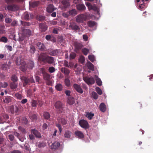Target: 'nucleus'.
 I'll use <instances>...</instances> for the list:
<instances>
[{"mask_svg":"<svg viewBox=\"0 0 153 153\" xmlns=\"http://www.w3.org/2000/svg\"><path fill=\"white\" fill-rule=\"evenodd\" d=\"M61 71L62 73L66 75H68L70 72L69 70L65 68H62Z\"/></svg>","mask_w":153,"mask_h":153,"instance_id":"nucleus-26","label":"nucleus"},{"mask_svg":"<svg viewBox=\"0 0 153 153\" xmlns=\"http://www.w3.org/2000/svg\"><path fill=\"white\" fill-rule=\"evenodd\" d=\"M76 7L78 10L80 11H83L85 9V7L83 4H78L76 5Z\"/></svg>","mask_w":153,"mask_h":153,"instance_id":"nucleus-20","label":"nucleus"},{"mask_svg":"<svg viewBox=\"0 0 153 153\" xmlns=\"http://www.w3.org/2000/svg\"><path fill=\"white\" fill-rule=\"evenodd\" d=\"M74 45L75 47V51L76 53H78L82 48V45L79 43H75Z\"/></svg>","mask_w":153,"mask_h":153,"instance_id":"nucleus-11","label":"nucleus"},{"mask_svg":"<svg viewBox=\"0 0 153 153\" xmlns=\"http://www.w3.org/2000/svg\"><path fill=\"white\" fill-rule=\"evenodd\" d=\"M60 145V143L59 142L57 141H55L52 144L51 146L52 149H56Z\"/></svg>","mask_w":153,"mask_h":153,"instance_id":"nucleus-21","label":"nucleus"},{"mask_svg":"<svg viewBox=\"0 0 153 153\" xmlns=\"http://www.w3.org/2000/svg\"><path fill=\"white\" fill-rule=\"evenodd\" d=\"M13 98L10 97H7L5 98L4 100V101L5 103H9L11 102Z\"/></svg>","mask_w":153,"mask_h":153,"instance_id":"nucleus-36","label":"nucleus"},{"mask_svg":"<svg viewBox=\"0 0 153 153\" xmlns=\"http://www.w3.org/2000/svg\"><path fill=\"white\" fill-rule=\"evenodd\" d=\"M5 22L7 23H10L12 21L11 19L9 18H6L5 20Z\"/></svg>","mask_w":153,"mask_h":153,"instance_id":"nucleus-64","label":"nucleus"},{"mask_svg":"<svg viewBox=\"0 0 153 153\" xmlns=\"http://www.w3.org/2000/svg\"><path fill=\"white\" fill-rule=\"evenodd\" d=\"M54 10V6L52 4H49L47 8V10L48 13H51Z\"/></svg>","mask_w":153,"mask_h":153,"instance_id":"nucleus-27","label":"nucleus"},{"mask_svg":"<svg viewBox=\"0 0 153 153\" xmlns=\"http://www.w3.org/2000/svg\"><path fill=\"white\" fill-rule=\"evenodd\" d=\"M82 51L85 55H87L89 52V50L86 48H84L82 50Z\"/></svg>","mask_w":153,"mask_h":153,"instance_id":"nucleus-48","label":"nucleus"},{"mask_svg":"<svg viewBox=\"0 0 153 153\" xmlns=\"http://www.w3.org/2000/svg\"><path fill=\"white\" fill-rule=\"evenodd\" d=\"M24 61L23 60L21 59V57L19 56L16 59V65H20L21 64L23 63Z\"/></svg>","mask_w":153,"mask_h":153,"instance_id":"nucleus-23","label":"nucleus"},{"mask_svg":"<svg viewBox=\"0 0 153 153\" xmlns=\"http://www.w3.org/2000/svg\"><path fill=\"white\" fill-rule=\"evenodd\" d=\"M11 80L13 82H16L18 80V78L15 75L13 74L11 76Z\"/></svg>","mask_w":153,"mask_h":153,"instance_id":"nucleus-40","label":"nucleus"},{"mask_svg":"<svg viewBox=\"0 0 153 153\" xmlns=\"http://www.w3.org/2000/svg\"><path fill=\"white\" fill-rule=\"evenodd\" d=\"M63 105L60 101H57L55 104V107L57 109H63Z\"/></svg>","mask_w":153,"mask_h":153,"instance_id":"nucleus-15","label":"nucleus"},{"mask_svg":"<svg viewBox=\"0 0 153 153\" xmlns=\"http://www.w3.org/2000/svg\"><path fill=\"white\" fill-rule=\"evenodd\" d=\"M79 124L82 127L85 129L89 128V126L88 122L84 120H80Z\"/></svg>","mask_w":153,"mask_h":153,"instance_id":"nucleus-5","label":"nucleus"},{"mask_svg":"<svg viewBox=\"0 0 153 153\" xmlns=\"http://www.w3.org/2000/svg\"><path fill=\"white\" fill-rule=\"evenodd\" d=\"M75 135L79 138H82L84 137V135L81 131H76L74 133Z\"/></svg>","mask_w":153,"mask_h":153,"instance_id":"nucleus-13","label":"nucleus"},{"mask_svg":"<svg viewBox=\"0 0 153 153\" xmlns=\"http://www.w3.org/2000/svg\"><path fill=\"white\" fill-rule=\"evenodd\" d=\"M41 71L43 74V77L44 79L45 80H48L50 79V75L46 72L45 69L44 68H42Z\"/></svg>","mask_w":153,"mask_h":153,"instance_id":"nucleus-6","label":"nucleus"},{"mask_svg":"<svg viewBox=\"0 0 153 153\" xmlns=\"http://www.w3.org/2000/svg\"><path fill=\"white\" fill-rule=\"evenodd\" d=\"M19 0H5V1L8 4L17 1Z\"/></svg>","mask_w":153,"mask_h":153,"instance_id":"nucleus-62","label":"nucleus"},{"mask_svg":"<svg viewBox=\"0 0 153 153\" xmlns=\"http://www.w3.org/2000/svg\"><path fill=\"white\" fill-rule=\"evenodd\" d=\"M67 102L70 105H73L75 102L74 98L72 97L69 96L68 97Z\"/></svg>","mask_w":153,"mask_h":153,"instance_id":"nucleus-16","label":"nucleus"},{"mask_svg":"<svg viewBox=\"0 0 153 153\" xmlns=\"http://www.w3.org/2000/svg\"><path fill=\"white\" fill-rule=\"evenodd\" d=\"M45 146V144L44 143L39 142V143L38 147H43Z\"/></svg>","mask_w":153,"mask_h":153,"instance_id":"nucleus-63","label":"nucleus"},{"mask_svg":"<svg viewBox=\"0 0 153 153\" xmlns=\"http://www.w3.org/2000/svg\"><path fill=\"white\" fill-rule=\"evenodd\" d=\"M95 78L97 85L99 86H101L102 85V82L100 79L96 75L95 76Z\"/></svg>","mask_w":153,"mask_h":153,"instance_id":"nucleus-32","label":"nucleus"},{"mask_svg":"<svg viewBox=\"0 0 153 153\" xmlns=\"http://www.w3.org/2000/svg\"><path fill=\"white\" fill-rule=\"evenodd\" d=\"M83 80L88 85L93 84L95 82L94 79L93 77H85L83 78Z\"/></svg>","mask_w":153,"mask_h":153,"instance_id":"nucleus-4","label":"nucleus"},{"mask_svg":"<svg viewBox=\"0 0 153 153\" xmlns=\"http://www.w3.org/2000/svg\"><path fill=\"white\" fill-rule=\"evenodd\" d=\"M27 67L30 69H32L34 66V62L31 61L29 62L27 64Z\"/></svg>","mask_w":153,"mask_h":153,"instance_id":"nucleus-35","label":"nucleus"},{"mask_svg":"<svg viewBox=\"0 0 153 153\" xmlns=\"http://www.w3.org/2000/svg\"><path fill=\"white\" fill-rule=\"evenodd\" d=\"M89 59L92 62L95 60L94 57V55H90L88 56Z\"/></svg>","mask_w":153,"mask_h":153,"instance_id":"nucleus-50","label":"nucleus"},{"mask_svg":"<svg viewBox=\"0 0 153 153\" xmlns=\"http://www.w3.org/2000/svg\"><path fill=\"white\" fill-rule=\"evenodd\" d=\"M35 51L36 49L35 47L33 46H31L30 48V52L31 53H35Z\"/></svg>","mask_w":153,"mask_h":153,"instance_id":"nucleus-52","label":"nucleus"},{"mask_svg":"<svg viewBox=\"0 0 153 153\" xmlns=\"http://www.w3.org/2000/svg\"><path fill=\"white\" fill-rule=\"evenodd\" d=\"M96 91L99 94L101 95L102 94V91L99 87H96Z\"/></svg>","mask_w":153,"mask_h":153,"instance_id":"nucleus-56","label":"nucleus"},{"mask_svg":"<svg viewBox=\"0 0 153 153\" xmlns=\"http://www.w3.org/2000/svg\"><path fill=\"white\" fill-rule=\"evenodd\" d=\"M23 33L24 35L25 36H30L32 34V32L29 29H24L23 27H22L21 28Z\"/></svg>","mask_w":153,"mask_h":153,"instance_id":"nucleus-10","label":"nucleus"},{"mask_svg":"<svg viewBox=\"0 0 153 153\" xmlns=\"http://www.w3.org/2000/svg\"><path fill=\"white\" fill-rule=\"evenodd\" d=\"M79 61L82 64L84 63L85 61L84 57L82 56H80L79 59Z\"/></svg>","mask_w":153,"mask_h":153,"instance_id":"nucleus-45","label":"nucleus"},{"mask_svg":"<svg viewBox=\"0 0 153 153\" xmlns=\"http://www.w3.org/2000/svg\"><path fill=\"white\" fill-rule=\"evenodd\" d=\"M19 109L18 107L17 106H16L13 108H11L10 109V111L12 114H13L14 113H15L16 114H17V113L18 112Z\"/></svg>","mask_w":153,"mask_h":153,"instance_id":"nucleus-30","label":"nucleus"},{"mask_svg":"<svg viewBox=\"0 0 153 153\" xmlns=\"http://www.w3.org/2000/svg\"><path fill=\"white\" fill-rule=\"evenodd\" d=\"M55 88L57 90L61 91L62 90L63 86L61 84L58 83L56 85Z\"/></svg>","mask_w":153,"mask_h":153,"instance_id":"nucleus-33","label":"nucleus"},{"mask_svg":"<svg viewBox=\"0 0 153 153\" xmlns=\"http://www.w3.org/2000/svg\"><path fill=\"white\" fill-rule=\"evenodd\" d=\"M39 26L40 30L42 32H45L47 29L48 27L45 23H42L39 24Z\"/></svg>","mask_w":153,"mask_h":153,"instance_id":"nucleus-8","label":"nucleus"},{"mask_svg":"<svg viewBox=\"0 0 153 153\" xmlns=\"http://www.w3.org/2000/svg\"><path fill=\"white\" fill-rule=\"evenodd\" d=\"M65 85L69 87L70 85V80L68 78H66L65 80Z\"/></svg>","mask_w":153,"mask_h":153,"instance_id":"nucleus-42","label":"nucleus"},{"mask_svg":"<svg viewBox=\"0 0 153 153\" xmlns=\"http://www.w3.org/2000/svg\"><path fill=\"white\" fill-rule=\"evenodd\" d=\"M62 3L65 8H67L70 5L69 2L67 0H62Z\"/></svg>","mask_w":153,"mask_h":153,"instance_id":"nucleus-31","label":"nucleus"},{"mask_svg":"<svg viewBox=\"0 0 153 153\" xmlns=\"http://www.w3.org/2000/svg\"><path fill=\"white\" fill-rule=\"evenodd\" d=\"M31 132L35 135L36 137L37 138H41V135L40 133L36 129H32L31 131Z\"/></svg>","mask_w":153,"mask_h":153,"instance_id":"nucleus-18","label":"nucleus"},{"mask_svg":"<svg viewBox=\"0 0 153 153\" xmlns=\"http://www.w3.org/2000/svg\"><path fill=\"white\" fill-rule=\"evenodd\" d=\"M21 80L22 81L24 86H25L26 85L29 84L30 82L34 83L35 81L33 78V77H30L28 79L25 76H22L21 77Z\"/></svg>","mask_w":153,"mask_h":153,"instance_id":"nucleus-1","label":"nucleus"},{"mask_svg":"<svg viewBox=\"0 0 153 153\" xmlns=\"http://www.w3.org/2000/svg\"><path fill=\"white\" fill-rule=\"evenodd\" d=\"M87 25L88 27H92L96 25L97 23L94 21L90 20L87 22Z\"/></svg>","mask_w":153,"mask_h":153,"instance_id":"nucleus-25","label":"nucleus"},{"mask_svg":"<svg viewBox=\"0 0 153 153\" xmlns=\"http://www.w3.org/2000/svg\"><path fill=\"white\" fill-rule=\"evenodd\" d=\"M36 45L38 49L40 51H43L45 49V47L44 44L40 42L37 43Z\"/></svg>","mask_w":153,"mask_h":153,"instance_id":"nucleus-19","label":"nucleus"},{"mask_svg":"<svg viewBox=\"0 0 153 153\" xmlns=\"http://www.w3.org/2000/svg\"><path fill=\"white\" fill-rule=\"evenodd\" d=\"M2 68L4 70H6L8 69H9L10 67L8 65H7V63L4 64L2 65Z\"/></svg>","mask_w":153,"mask_h":153,"instance_id":"nucleus-46","label":"nucleus"},{"mask_svg":"<svg viewBox=\"0 0 153 153\" xmlns=\"http://www.w3.org/2000/svg\"><path fill=\"white\" fill-rule=\"evenodd\" d=\"M148 0H136L137 2H140L139 9L140 10H143L145 7L144 1H147Z\"/></svg>","mask_w":153,"mask_h":153,"instance_id":"nucleus-9","label":"nucleus"},{"mask_svg":"<svg viewBox=\"0 0 153 153\" xmlns=\"http://www.w3.org/2000/svg\"><path fill=\"white\" fill-rule=\"evenodd\" d=\"M7 39L4 36H3L0 39V41H1L5 43L7 42Z\"/></svg>","mask_w":153,"mask_h":153,"instance_id":"nucleus-55","label":"nucleus"},{"mask_svg":"<svg viewBox=\"0 0 153 153\" xmlns=\"http://www.w3.org/2000/svg\"><path fill=\"white\" fill-rule=\"evenodd\" d=\"M30 117L31 120L32 121H35L36 119L37 116L36 114H33L30 116Z\"/></svg>","mask_w":153,"mask_h":153,"instance_id":"nucleus-51","label":"nucleus"},{"mask_svg":"<svg viewBox=\"0 0 153 153\" xmlns=\"http://www.w3.org/2000/svg\"><path fill=\"white\" fill-rule=\"evenodd\" d=\"M31 102L33 107H36L37 104V101L36 100H32Z\"/></svg>","mask_w":153,"mask_h":153,"instance_id":"nucleus-59","label":"nucleus"},{"mask_svg":"<svg viewBox=\"0 0 153 153\" xmlns=\"http://www.w3.org/2000/svg\"><path fill=\"white\" fill-rule=\"evenodd\" d=\"M24 18L25 20H28L29 19V15L27 12L24 13Z\"/></svg>","mask_w":153,"mask_h":153,"instance_id":"nucleus-49","label":"nucleus"},{"mask_svg":"<svg viewBox=\"0 0 153 153\" xmlns=\"http://www.w3.org/2000/svg\"><path fill=\"white\" fill-rule=\"evenodd\" d=\"M15 97L18 99L21 100L22 98V95L19 93H16L15 94Z\"/></svg>","mask_w":153,"mask_h":153,"instance_id":"nucleus-54","label":"nucleus"},{"mask_svg":"<svg viewBox=\"0 0 153 153\" xmlns=\"http://www.w3.org/2000/svg\"><path fill=\"white\" fill-rule=\"evenodd\" d=\"M100 110L102 112H104L106 110V107L105 104L103 103H101L100 105Z\"/></svg>","mask_w":153,"mask_h":153,"instance_id":"nucleus-28","label":"nucleus"},{"mask_svg":"<svg viewBox=\"0 0 153 153\" xmlns=\"http://www.w3.org/2000/svg\"><path fill=\"white\" fill-rule=\"evenodd\" d=\"M69 13L70 15L75 16L76 14V12L75 9H73L69 11Z\"/></svg>","mask_w":153,"mask_h":153,"instance_id":"nucleus-47","label":"nucleus"},{"mask_svg":"<svg viewBox=\"0 0 153 153\" xmlns=\"http://www.w3.org/2000/svg\"><path fill=\"white\" fill-rule=\"evenodd\" d=\"M8 85V83L6 82H0V88H5Z\"/></svg>","mask_w":153,"mask_h":153,"instance_id":"nucleus-38","label":"nucleus"},{"mask_svg":"<svg viewBox=\"0 0 153 153\" xmlns=\"http://www.w3.org/2000/svg\"><path fill=\"white\" fill-rule=\"evenodd\" d=\"M69 27H71V29L75 31H79L80 28L79 26L75 24H71L69 25Z\"/></svg>","mask_w":153,"mask_h":153,"instance_id":"nucleus-14","label":"nucleus"},{"mask_svg":"<svg viewBox=\"0 0 153 153\" xmlns=\"http://www.w3.org/2000/svg\"><path fill=\"white\" fill-rule=\"evenodd\" d=\"M7 8L8 11H15L19 9L18 6L15 4L8 5L7 6Z\"/></svg>","mask_w":153,"mask_h":153,"instance_id":"nucleus-2","label":"nucleus"},{"mask_svg":"<svg viewBox=\"0 0 153 153\" xmlns=\"http://www.w3.org/2000/svg\"><path fill=\"white\" fill-rule=\"evenodd\" d=\"M88 67L89 69L92 71H94V67L93 65L90 62H88Z\"/></svg>","mask_w":153,"mask_h":153,"instance_id":"nucleus-37","label":"nucleus"},{"mask_svg":"<svg viewBox=\"0 0 153 153\" xmlns=\"http://www.w3.org/2000/svg\"><path fill=\"white\" fill-rule=\"evenodd\" d=\"M48 56L45 53L41 54L39 56V60L44 62H45V61Z\"/></svg>","mask_w":153,"mask_h":153,"instance_id":"nucleus-12","label":"nucleus"},{"mask_svg":"<svg viewBox=\"0 0 153 153\" xmlns=\"http://www.w3.org/2000/svg\"><path fill=\"white\" fill-rule=\"evenodd\" d=\"M86 19V17L84 14H81L78 16L76 19V21L78 23H81L85 21Z\"/></svg>","mask_w":153,"mask_h":153,"instance_id":"nucleus-3","label":"nucleus"},{"mask_svg":"<svg viewBox=\"0 0 153 153\" xmlns=\"http://www.w3.org/2000/svg\"><path fill=\"white\" fill-rule=\"evenodd\" d=\"M60 122L62 125H65L66 124L67 122L66 120L64 118H61Z\"/></svg>","mask_w":153,"mask_h":153,"instance_id":"nucleus-58","label":"nucleus"},{"mask_svg":"<svg viewBox=\"0 0 153 153\" xmlns=\"http://www.w3.org/2000/svg\"><path fill=\"white\" fill-rule=\"evenodd\" d=\"M21 131L22 133L25 134L26 133V131L25 129L22 128L21 126H19L18 128Z\"/></svg>","mask_w":153,"mask_h":153,"instance_id":"nucleus-61","label":"nucleus"},{"mask_svg":"<svg viewBox=\"0 0 153 153\" xmlns=\"http://www.w3.org/2000/svg\"><path fill=\"white\" fill-rule=\"evenodd\" d=\"M94 115V114L91 113V112L88 113L87 114L86 116L89 119L91 120L92 118L93 117Z\"/></svg>","mask_w":153,"mask_h":153,"instance_id":"nucleus-44","label":"nucleus"},{"mask_svg":"<svg viewBox=\"0 0 153 153\" xmlns=\"http://www.w3.org/2000/svg\"><path fill=\"white\" fill-rule=\"evenodd\" d=\"M37 19L38 20L41 22L45 19V17L41 15H39L37 16Z\"/></svg>","mask_w":153,"mask_h":153,"instance_id":"nucleus-43","label":"nucleus"},{"mask_svg":"<svg viewBox=\"0 0 153 153\" xmlns=\"http://www.w3.org/2000/svg\"><path fill=\"white\" fill-rule=\"evenodd\" d=\"M54 62V58L52 57L48 56L45 62L49 64H52Z\"/></svg>","mask_w":153,"mask_h":153,"instance_id":"nucleus-17","label":"nucleus"},{"mask_svg":"<svg viewBox=\"0 0 153 153\" xmlns=\"http://www.w3.org/2000/svg\"><path fill=\"white\" fill-rule=\"evenodd\" d=\"M49 54L51 56H56L58 54V50L57 49L53 50L51 51H50L49 52Z\"/></svg>","mask_w":153,"mask_h":153,"instance_id":"nucleus-34","label":"nucleus"},{"mask_svg":"<svg viewBox=\"0 0 153 153\" xmlns=\"http://www.w3.org/2000/svg\"><path fill=\"white\" fill-rule=\"evenodd\" d=\"M57 22L54 19L49 21V23L51 25H55L57 24Z\"/></svg>","mask_w":153,"mask_h":153,"instance_id":"nucleus-53","label":"nucleus"},{"mask_svg":"<svg viewBox=\"0 0 153 153\" xmlns=\"http://www.w3.org/2000/svg\"><path fill=\"white\" fill-rule=\"evenodd\" d=\"M92 97L94 99L96 100L98 97V96L97 93L94 92L93 91L92 92Z\"/></svg>","mask_w":153,"mask_h":153,"instance_id":"nucleus-41","label":"nucleus"},{"mask_svg":"<svg viewBox=\"0 0 153 153\" xmlns=\"http://www.w3.org/2000/svg\"><path fill=\"white\" fill-rule=\"evenodd\" d=\"M20 65H21L20 66V70L23 71H25L27 68V65L26 64V63L24 62L23 63L21 64Z\"/></svg>","mask_w":153,"mask_h":153,"instance_id":"nucleus-22","label":"nucleus"},{"mask_svg":"<svg viewBox=\"0 0 153 153\" xmlns=\"http://www.w3.org/2000/svg\"><path fill=\"white\" fill-rule=\"evenodd\" d=\"M48 71L50 73H53L55 71V68L53 67H50L48 68Z\"/></svg>","mask_w":153,"mask_h":153,"instance_id":"nucleus-57","label":"nucleus"},{"mask_svg":"<svg viewBox=\"0 0 153 153\" xmlns=\"http://www.w3.org/2000/svg\"><path fill=\"white\" fill-rule=\"evenodd\" d=\"M17 86L18 84L16 82H12L10 84V86L11 89L13 90L16 89L17 87Z\"/></svg>","mask_w":153,"mask_h":153,"instance_id":"nucleus-24","label":"nucleus"},{"mask_svg":"<svg viewBox=\"0 0 153 153\" xmlns=\"http://www.w3.org/2000/svg\"><path fill=\"white\" fill-rule=\"evenodd\" d=\"M22 24L23 26H29L30 25V24L29 22H22Z\"/></svg>","mask_w":153,"mask_h":153,"instance_id":"nucleus-60","label":"nucleus"},{"mask_svg":"<svg viewBox=\"0 0 153 153\" xmlns=\"http://www.w3.org/2000/svg\"><path fill=\"white\" fill-rule=\"evenodd\" d=\"M43 117L45 119H48L50 117V115L48 112H45L43 114Z\"/></svg>","mask_w":153,"mask_h":153,"instance_id":"nucleus-39","label":"nucleus"},{"mask_svg":"<svg viewBox=\"0 0 153 153\" xmlns=\"http://www.w3.org/2000/svg\"><path fill=\"white\" fill-rule=\"evenodd\" d=\"M74 88L79 93L82 94L83 91L80 85L74 83L73 85Z\"/></svg>","mask_w":153,"mask_h":153,"instance_id":"nucleus-7","label":"nucleus"},{"mask_svg":"<svg viewBox=\"0 0 153 153\" xmlns=\"http://www.w3.org/2000/svg\"><path fill=\"white\" fill-rule=\"evenodd\" d=\"M71 132L68 130L65 131L64 134V137L65 138H69L71 137Z\"/></svg>","mask_w":153,"mask_h":153,"instance_id":"nucleus-29","label":"nucleus"}]
</instances>
